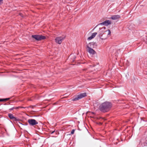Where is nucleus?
I'll list each match as a JSON object with an SVG mask.
<instances>
[{"instance_id":"1","label":"nucleus","mask_w":147,"mask_h":147,"mask_svg":"<svg viewBox=\"0 0 147 147\" xmlns=\"http://www.w3.org/2000/svg\"><path fill=\"white\" fill-rule=\"evenodd\" d=\"M112 107L111 103L106 102L102 103L99 106L100 110L102 112H105L108 111Z\"/></svg>"},{"instance_id":"2","label":"nucleus","mask_w":147,"mask_h":147,"mask_svg":"<svg viewBox=\"0 0 147 147\" xmlns=\"http://www.w3.org/2000/svg\"><path fill=\"white\" fill-rule=\"evenodd\" d=\"M105 27H104L101 28H99L100 31V34L99 35V36L101 39H103V38H102V36L103 35V34H102V33L103 34H107L108 35H109L111 34V31L110 30H108L106 31H105Z\"/></svg>"},{"instance_id":"3","label":"nucleus","mask_w":147,"mask_h":147,"mask_svg":"<svg viewBox=\"0 0 147 147\" xmlns=\"http://www.w3.org/2000/svg\"><path fill=\"white\" fill-rule=\"evenodd\" d=\"M94 44V43L91 42L89 44V45H87L86 48L87 49V51L90 54H92V55H94L95 54L96 52L94 50L92 49L91 48V47H90L89 45H93Z\"/></svg>"},{"instance_id":"4","label":"nucleus","mask_w":147,"mask_h":147,"mask_svg":"<svg viewBox=\"0 0 147 147\" xmlns=\"http://www.w3.org/2000/svg\"><path fill=\"white\" fill-rule=\"evenodd\" d=\"M32 37L33 38H35L37 40H43L45 39L46 37L44 36H43L41 35H32Z\"/></svg>"},{"instance_id":"5","label":"nucleus","mask_w":147,"mask_h":147,"mask_svg":"<svg viewBox=\"0 0 147 147\" xmlns=\"http://www.w3.org/2000/svg\"><path fill=\"white\" fill-rule=\"evenodd\" d=\"M65 37V36L57 37L55 39V42L57 43L60 44Z\"/></svg>"},{"instance_id":"6","label":"nucleus","mask_w":147,"mask_h":147,"mask_svg":"<svg viewBox=\"0 0 147 147\" xmlns=\"http://www.w3.org/2000/svg\"><path fill=\"white\" fill-rule=\"evenodd\" d=\"M86 96V94L85 93H82L80 94L77 96L75 98H74L72 99L73 101H75L78 100L79 99H81Z\"/></svg>"},{"instance_id":"7","label":"nucleus","mask_w":147,"mask_h":147,"mask_svg":"<svg viewBox=\"0 0 147 147\" xmlns=\"http://www.w3.org/2000/svg\"><path fill=\"white\" fill-rule=\"evenodd\" d=\"M29 124L32 126H34L38 124V122L34 119H29L28 121Z\"/></svg>"},{"instance_id":"8","label":"nucleus","mask_w":147,"mask_h":147,"mask_svg":"<svg viewBox=\"0 0 147 147\" xmlns=\"http://www.w3.org/2000/svg\"><path fill=\"white\" fill-rule=\"evenodd\" d=\"M111 23V22L109 20H107L104 21V22L101 23L100 24L101 25H105V26H107Z\"/></svg>"},{"instance_id":"9","label":"nucleus","mask_w":147,"mask_h":147,"mask_svg":"<svg viewBox=\"0 0 147 147\" xmlns=\"http://www.w3.org/2000/svg\"><path fill=\"white\" fill-rule=\"evenodd\" d=\"M97 34V33L96 32H94L91 35L88 37L87 40H90L92 38H94L96 35Z\"/></svg>"},{"instance_id":"10","label":"nucleus","mask_w":147,"mask_h":147,"mask_svg":"<svg viewBox=\"0 0 147 147\" xmlns=\"http://www.w3.org/2000/svg\"><path fill=\"white\" fill-rule=\"evenodd\" d=\"M120 52V51L119 49L118 50L116 49H114L113 51V54L115 55V56H117Z\"/></svg>"},{"instance_id":"11","label":"nucleus","mask_w":147,"mask_h":147,"mask_svg":"<svg viewBox=\"0 0 147 147\" xmlns=\"http://www.w3.org/2000/svg\"><path fill=\"white\" fill-rule=\"evenodd\" d=\"M8 116L11 119L13 120V121H16L17 120L16 118L14 117L12 114L9 113L8 114Z\"/></svg>"},{"instance_id":"12","label":"nucleus","mask_w":147,"mask_h":147,"mask_svg":"<svg viewBox=\"0 0 147 147\" xmlns=\"http://www.w3.org/2000/svg\"><path fill=\"white\" fill-rule=\"evenodd\" d=\"M111 18L112 20H117L120 18V16L118 15H113L111 17Z\"/></svg>"},{"instance_id":"13","label":"nucleus","mask_w":147,"mask_h":147,"mask_svg":"<svg viewBox=\"0 0 147 147\" xmlns=\"http://www.w3.org/2000/svg\"><path fill=\"white\" fill-rule=\"evenodd\" d=\"M10 99V98H5L3 99V101H7L9 100Z\"/></svg>"},{"instance_id":"14","label":"nucleus","mask_w":147,"mask_h":147,"mask_svg":"<svg viewBox=\"0 0 147 147\" xmlns=\"http://www.w3.org/2000/svg\"><path fill=\"white\" fill-rule=\"evenodd\" d=\"M74 131L75 130L74 129H73L72 130L71 133V134H73L74 132Z\"/></svg>"},{"instance_id":"15","label":"nucleus","mask_w":147,"mask_h":147,"mask_svg":"<svg viewBox=\"0 0 147 147\" xmlns=\"http://www.w3.org/2000/svg\"><path fill=\"white\" fill-rule=\"evenodd\" d=\"M15 108H14V107H12L10 109H9V110H10V111H12V110H13Z\"/></svg>"},{"instance_id":"16","label":"nucleus","mask_w":147,"mask_h":147,"mask_svg":"<svg viewBox=\"0 0 147 147\" xmlns=\"http://www.w3.org/2000/svg\"><path fill=\"white\" fill-rule=\"evenodd\" d=\"M20 107H14V109H17Z\"/></svg>"},{"instance_id":"17","label":"nucleus","mask_w":147,"mask_h":147,"mask_svg":"<svg viewBox=\"0 0 147 147\" xmlns=\"http://www.w3.org/2000/svg\"><path fill=\"white\" fill-rule=\"evenodd\" d=\"M55 132V130H54V131H51L50 132V133L51 134H53Z\"/></svg>"},{"instance_id":"18","label":"nucleus","mask_w":147,"mask_h":147,"mask_svg":"<svg viewBox=\"0 0 147 147\" xmlns=\"http://www.w3.org/2000/svg\"><path fill=\"white\" fill-rule=\"evenodd\" d=\"M3 3V0H0V5Z\"/></svg>"},{"instance_id":"19","label":"nucleus","mask_w":147,"mask_h":147,"mask_svg":"<svg viewBox=\"0 0 147 147\" xmlns=\"http://www.w3.org/2000/svg\"><path fill=\"white\" fill-rule=\"evenodd\" d=\"M0 101H3V99H0Z\"/></svg>"},{"instance_id":"20","label":"nucleus","mask_w":147,"mask_h":147,"mask_svg":"<svg viewBox=\"0 0 147 147\" xmlns=\"http://www.w3.org/2000/svg\"><path fill=\"white\" fill-rule=\"evenodd\" d=\"M94 107H95V106H96L95 105V104H94Z\"/></svg>"}]
</instances>
